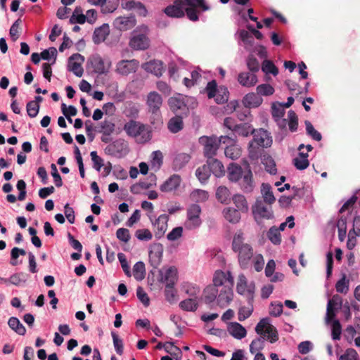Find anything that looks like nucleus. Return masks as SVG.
I'll list each match as a JSON object with an SVG mask.
<instances>
[{
    "mask_svg": "<svg viewBox=\"0 0 360 360\" xmlns=\"http://www.w3.org/2000/svg\"><path fill=\"white\" fill-rule=\"evenodd\" d=\"M213 284L204 289L205 303L211 305L215 301L221 308L227 307L233 300L234 279L230 271L217 270L212 279Z\"/></svg>",
    "mask_w": 360,
    "mask_h": 360,
    "instance_id": "obj_1",
    "label": "nucleus"
},
{
    "mask_svg": "<svg viewBox=\"0 0 360 360\" xmlns=\"http://www.w3.org/2000/svg\"><path fill=\"white\" fill-rule=\"evenodd\" d=\"M123 129L129 136L135 138L139 143H146L152 138L150 127L134 120L126 122Z\"/></svg>",
    "mask_w": 360,
    "mask_h": 360,
    "instance_id": "obj_2",
    "label": "nucleus"
},
{
    "mask_svg": "<svg viewBox=\"0 0 360 360\" xmlns=\"http://www.w3.org/2000/svg\"><path fill=\"white\" fill-rule=\"evenodd\" d=\"M205 91L207 97L214 98L218 104L226 103L229 100V91L228 88L224 85L218 86L214 79L207 82Z\"/></svg>",
    "mask_w": 360,
    "mask_h": 360,
    "instance_id": "obj_3",
    "label": "nucleus"
},
{
    "mask_svg": "<svg viewBox=\"0 0 360 360\" xmlns=\"http://www.w3.org/2000/svg\"><path fill=\"white\" fill-rule=\"evenodd\" d=\"M236 292L240 295L246 297L247 302H254L255 284V282H248L243 274H239L236 284Z\"/></svg>",
    "mask_w": 360,
    "mask_h": 360,
    "instance_id": "obj_4",
    "label": "nucleus"
},
{
    "mask_svg": "<svg viewBox=\"0 0 360 360\" xmlns=\"http://www.w3.org/2000/svg\"><path fill=\"white\" fill-rule=\"evenodd\" d=\"M253 217L257 224L262 223V219H271L274 212L271 207L268 208L261 200H257L252 207Z\"/></svg>",
    "mask_w": 360,
    "mask_h": 360,
    "instance_id": "obj_5",
    "label": "nucleus"
},
{
    "mask_svg": "<svg viewBox=\"0 0 360 360\" xmlns=\"http://www.w3.org/2000/svg\"><path fill=\"white\" fill-rule=\"evenodd\" d=\"M201 207L198 204H192L187 210V219L185 222V227L187 229H195L198 228L202 221L200 217Z\"/></svg>",
    "mask_w": 360,
    "mask_h": 360,
    "instance_id": "obj_6",
    "label": "nucleus"
},
{
    "mask_svg": "<svg viewBox=\"0 0 360 360\" xmlns=\"http://www.w3.org/2000/svg\"><path fill=\"white\" fill-rule=\"evenodd\" d=\"M199 142L203 146V153L207 159L214 158L219 149V141L216 136H201Z\"/></svg>",
    "mask_w": 360,
    "mask_h": 360,
    "instance_id": "obj_7",
    "label": "nucleus"
},
{
    "mask_svg": "<svg viewBox=\"0 0 360 360\" xmlns=\"http://www.w3.org/2000/svg\"><path fill=\"white\" fill-rule=\"evenodd\" d=\"M84 61V57L79 53H74L68 58V70L72 72L75 76L81 77L84 70L82 63Z\"/></svg>",
    "mask_w": 360,
    "mask_h": 360,
    "instance_id": "obj_8",
    "label": "nucleus"
},
{
    "mask_svg": "<svg viewBox=\"0 0 360 360\" xmlns=\"http://www.w3.org/2000/svg\"><path fill=\"white\" fill-rule=\"evenodd\" d=\"M88 63L92 68L94 72L98 75L107 73L110 66V63L109 62L106 65L104 60L98 54L92 55L89 58Z\"/></svg>",
    "mask_w": 360,
    "mask_h": 360,
    "instance_id": "obj_9",
    "label": "nucleus"
},
{
    "mask_svg": "<svg viewBox=\"0 0 360 360\" xmlns=\"http://www.w3.org/2000/svg\"><path fill=\"white\" fill-rule=\"evenodd\" d=\"M253 139L250 143V148H253L254 145L259 147H268L271 143V140L269 139L267 131L260 129L258 131H255L253 134Z\"/></svg>",
    "mask_w": 360,
    "mask_h": 360,
    "instance_id": "obj_10",
    "label": "nucleus"
},
{
    "mask_svg": "<svg viewBox=\"0 0 360 360\" xmlns=\"http://www.w3.org/2000/svg\"><path fill=\"white\" fill-rule=\"evenodd\" d=\"M238 184L243 193H250L254 191L255 184L253 180L252 172L250 168L245 171L243 177L239 180Z\"/></svg>",
    "mask_w": 360,
    "mask_h": 360,
    "instance_id": "obj_11",
    "label": "nucleus"
},
{
    "mask_svg": "<svg viewBox=\"0 0 360 360\" xmlns=\"http://www.w3.org/2000/svg\"><path fill=\"white\" fill-rule=\"evenodd\" d=\"M235 252L238 253V262L241 268L247 269L248 267L250 259L253 256V249L252 246L248 244L240 248Z\"/></svg>",
    "mask_w": 360,
    "mask_h": 360,
    "instance_id": "obj_12",
    "label": "nucleus"
},
{
    "mask_svg": "<svg viewBox=\"0 0 360 360\" xmlns=\"http://www.w3.org/2000/svg\"><path fill=\"white\" fill-rule=\"evenodd\" d=\"M139 67V62L135 60H122L117 64L116 71L122 75H128L135 72Z\"/></svg>",
    "mask_w": 360,
    "mask_h": 360,
    "instance_id": "obj_13",
    "label": "nucleus"
},
{
    "mask_svg": "<svg viewBox=\"0 0 360 360\" xmlns=\"http://www.w3.org/2000/svg\"><path fill=\"white\" fill-rule=\"evenodd\" d=\"M150 40L148 37L141 33L133 34L130 41L129 46L134 50H145L149 47Z\"/></svg>",
    "mask_w": 360,
    "mask_h": 360,
    "instance_id": "obj_14",
    "label": "nucleus"
},
{
    "mask_svg": "<svg viewBox=\"0 0 360 360\" xmlns=\"http://www.w3.org/2000/svg\"><path fill=\"white\" fill-rule=\"evenodd\" d=\"M160 282L166 286H175L178 281V271L176 267L170 266L165 272L160 271Z\"/></svg>",
    "mask_w": 360,
    "mask_h": 360,
    "instance_id": "obj_15",
    "label": "nucleus"
},
{
    "mask_svg": "<svg viewBox=\"0 0 360 360\" xmlns=\"http://www.w3.org/2000/svg\"><path fill=\"white\" fill-rule=\"evenodd\" d=\"M185 5L183 0H175L172 5L167 6L164 12L165 13L172 18H181L184 16Z\"/></svg>",
    "mask_w": 360,
    "mask_h": 360,
    "instance_id": "obj_16",
    "label": "nucleus"
},
{
    "mask_svg": "<svg viewBox=\"0 0 360 360\" xmlns=\"http://www.w3.org/2000/svg\"><path fill=\"white\" fill-rule=\"evenodd\" d=\"M136 24L134 16H120L115 19L113 26L120 31H127L131 29Z\"/></svg>",
    "mask_w": 360,
    "mask_h": 360,
    "instance_id": "obj_17",
    "label": "nucleus"
},
{
    "mask_svg": "<svg viewBox=\"0 0 360 360\" xmlns=\"http://www.w3.org/2000/svg\"><path fill=\"white\" fill-rule=\"evenodd\" d=\"M146 103L149 112L156 115L162 104V98L158 92L151 91L148 94Z\"/></svg>",
    "mask_w": 360,
    "mask_h": 360,
    "instance_id": "obj_18",
    "label": "nucleus"
},
{
    "mask_svg": "<svg viewBox=\"0 0 360 360\" xmlns=\"http://www.w3.org/2000/svg\"><path fill=\"white\" fill-rule=\"evenodd\" d=\"M181 182V179L180 176L173 174L160 186V190L164 193L174 191L179 187Z\"/></svg>",
    "mask_w": 360,
    "mask_h": 360,
    "instance_id": "obj_19",
    "label": "nucleus"
},
{
    "mask_svg": "<svg viewBox=\"0 0 360 360\" xmlns=\"http://www.w3.org/2000/svg\"><path fill=\"white\" fill-rule=\"evenodd\" d=\"M163 254V248L161 245H157L154 246L149 251V262L150 264L154 268L156 269L160 264L162 262Z\"/></svg>",
    "mask_w": 360,
    "mask_h": 360,
    "instance_id": "obj_20",
    "label": "nucleus"
},
{
    "mask_svg": "<svg viewBox=\"0 0 360 360\" xmlns=\"http://www.w3.org/2000/svg\"><path fill=\"white\" fill-rule=\"evenodd\" d=\"M238 82L245 87L254 86L258 82L257 75L251 72H242L238 74Z\"/></svg>",
    "mask_w": 360,
    "mask_h": 360,
    "instance_id": "obj_21",
    "label": "nucleus"
},
{
    "mask_svg": "<svg viewBox=\"0 0 360 360\" xmlns=\"http://www.w3.org/2000/svg\"><path fill=\"white\" fill-rule=\"evenodd\" d=\"M168 220L169 216L166 214H162L153 224L156 229L155 235L157 238H160L165 234L167 229Z\"/></svg>",
    "mask_w": 360,
    "mask_h": 360,
    "instance_id": "obj_22",
    "label": "nucleus"
},
{
    "mask_svg": "<svg viewBox=\"0 0 360 360\" xmlns=\"http://www.w3.org/2000/svg\"><path fill=\"white\" fill-rule=\"evenodd\" d=\"M186 96L178 94L176 96H173L169 98L168 104L170 109L176 112L178 110H185L188 109L186 103Z\"/></svg>",
    "mask_w": 360,
    "mask_h": 360,
    "instance_id": "obj_23",
    "label": "nucleus"
},
{
    "mask_svg": "<svg viewBox=\"0 0 360 360\" xmlns=\"http://www.w3.org/2000/svg\"><path fill=\"white\" fill-rule=\"evenodd\" d=\"M227 176L230 181L238 183L243 177L245 171L243 170L241 166L236 163H231L227 168Z\"/></svg>",
    "mask_w": 360,
    "mask_h": 360,
    "instance_id": "obj_24",
    "label": "nucleus"
},
{
    "mask_svg": "<svg viewBox=\"0 0 360 360\" xmlns=\"http://www.w3.org/2000/svg\"><path fill=\"white\" fill-rule=\"evenodd\" d=\"M227 330L234 338L241 340L247 335L246 329L238 322H231L228 324Z\"/></svg>",
    "mask_w": 360,
    "mask_h": 360,
    "instance_id": "obj_25",
    "label": "nucleus"
},
{
    "mask_svg": "<svg viewBox=\"0 0 360 360\" xmlns=\"http://www.w3.org/2000/svg\"><path fill=\"white\" fill-rule=\"evenodd\" d=\"M110 33L109 25L107 23L103 24L95 29L93 33L92 39L95 44H99L104 41Z\"/></svg>",
    "mask_w": 360,
    "mask_h": 360,
    "instance_id": "obj_26",
    "label": "nucleus"
},
{
    "mask_svg": "<svg viewBox=\"0 0 360 360\" xmlns=\"http://www.w3.org/2000/svg\"><path fill=\"white\" fill-rule=\"evenodd\" d=\"M143 68L148 72L160 77L163 72V63L161 60H150L143 65Z\"/></svg>",
    "mask_w": 360,
    "mask_h": 360,
    "instance_id": "obj_27",
    "label": "nucleus"
},
{
    "mask_svg": "<svg viewBox=\"0 0 360 360\" xmlns=\"http://www.w3.org/2000/svg\"><path fill=\"white\" fill-rule=\"evenodd\" d=\"M207 165L210 168V172L217 177H221L225 174L224 165L219 160L212 158L207 160Z\"/></svg>",
    "mask_w": 360,
    "mask_h": 360,
    "instance_id": "obj_28",
    "label": "nucleus"
},
{
    "mask_svg": "<svg viewBox=\"0 0 360 360\" xmlns=\"http://www.w3.org/2000/svg\"><path fill=\"white\" fill-rule=\"evenodd\" d=\"M222 214L224 219L231 224H236L241 219L240 212L232 207H227L224 208Z\"/></svg>",
    "mask_w": 360,
    "mask_h": 360,
    "instance_id": "obj_29",
    "label": "nucleus"
},
{
    "mask_svg": "<svg viewBox=\"0 0 360 360\" xmlns=\"http://www.w3.org/2000/svg\"><path fill=\"white\" fill-rule=\"evenodd\" d=\"M254 132L255 129L250 123L243 122L238 124V125L235 127L234 131L232 134L234 135L236 139H237L238 136L248 137Z\"/></svg>",
    "mask_w": 360,
    "mask_h": 360,
    "instance_id": "obj_30",
    "label": "nucleus"
},
{
    "mask_svg": "<svg viewBox=\"0 0 360 360\" xmlns=\"http://www.w3.org/2000/svg\"><path fill=\"white\" fill-rule=\"evenodd\" d=\"M243 102L247 108H257L262 103V98L255 93H248L244 97Z\"/></svg>",
    "mask_w": 360,
    "mask_h": 360,
    "instance_id": "obj_31",
    "label": "nucleus"
},
{
    "mask_svg": "<svg viewBox=\"0 0 360 360\" xmlns=\"http://www.w3.org/2000/svg\"><path fill=\"white\" fill-rule=\"evenodd\" d=\"M236 210L240 212L247 213L249 210L248 203L245 197L242 194H235L231 198Z\"/></svg>",
    "mask_w": 360,
    "mask_h": 360,
    "instance_id": "obj_32",
    "label": "nucleus"
},
{
    "mask_svg": "<svg viewBox=\"0 0 360 360\" xmlns=\"http://www.w3.org/2000/svg\"><path fill=\"white\" fill-rule=\"evenodd\" d=\"M184 127V122L181 116H175L172 117L168 123L167 128L169 131L173 134L180 131Z\"/></svg>",
    "mask_w": 360,
    "mask_h": 360,
    "instance_id": "obj_33",
    "label": "nucleus"
},
{
    "mask_svg": "<svg viewBox=\"0 0 360 360\" xmlns=\"http://www.w3.org/2000/svg\"><path fill=\"white\" fill-rule=\"evenodd\" d=\"M198 300L195 298H187L179 303V307L185 311H195L198 308Z\"/></svg>",
    "mask_w": 360,
    "mask_h": 360,
    "instance_id": "obj_34",
    "label": "nucleus"
},
{
    "mask_svg": "<svg viewBox=\"0 0 360 360\" xmlns=\"http://www.w3.org/2000/svg\"><path fill=\"white\" fill-rule=\"evenodd\" d=\"M8 326L20 335H25L26 333L25 327L21 323L17 317L12 316L8 321Z\"/></svg>",
    "mask_w": 360,
    "mask_h": 360,
    "instance_id": "obj_35",
    "label": "nucleus"
},
{
    "mask_svg": "<svg viewBox=\"0 0 360 360\" xmlns=\"http://www.w3.org/2000/svg\"><path fill=\"white\" fill-rule=\"evenodd\" d=\"M210 168L206 164L199 167L195 171V176L201 184H205L211 175Z\"/></svg>",
    "mask_w": 360,
    "mask_h": 360,
    "instance_id": "obj_36",
    "label": "nucleus"
},
{
    "mask_svg": "<svg viewBox=\"0 0 360 360\" xmlns=\"http://www.w3.org/2000/svg\"><path fill=\"white\" fill-rule=\"evenodd\" d=\"M182 290L191 298L198 299V296L200 292V288L191 283H184L182 285Z\"/></svg>",
    "mask_w": 360,
    "mask_h": 360,
    "instance_id": "obj_37",
    "label": "nucleus"
},
{
    "mask_svg": "<svg viewBox=\"0 0 360 360\" xmlns=\"http://www.w3.org/2000/svg\"><path fill=\"white\" fill-rule=\"evenodd\" d=\"M261 193L264 198V202L271 205L276 200L271 190V186L269 184L263 183L262 184Z\"/></svg>",
    "mask_w": 360,
    "mask_h": 360,
    "instance_id": "obj_38",
    "label": "nucleus"
},
{
    "mask_svg": "<svg viewBox=\"0 0 360 360\" xmlns=\"http://www.w3.org/2000/svg\"><path fill=\"white\" fill-rule=\"evenodd\" d=\"M217 200L223 204H228L231 198L230 191L225 186H219L216 191Z\"/></svg>",
    "mask_w": 360,
    "mask_h": 360,
    "instance_id": "obj_39",
    "label": "nucleus"
},
{
    "mask_svg": "<svg viewBox=\"0 0 360 360\" xmlns=\"http://www.w3.org/2000/svg\"><path fill=\"white\" fill-rule=\"evenodd\" d=\"M244 241V233L240 230L237 231L233 236L232 241V250L233 252L240 249V248H243L245 245H248V243H245Z\"/></svg>",
    "mask_w": 360,
    "mask_h": 360,
    "instance_id": "obj_40",
    "label": "nucleus"
},
{
    "mask_svg": "<svg viewBox=\"0 0 360 360\" xmlns=\"http://www.w3.org/2000/svg\"><path fill=\"white\" fill-rule=\"evenodd\" d=\"M115 124L111 120H104L100 123V130L98 132L103 135H112L115 131Z\"/></svg>",
    "mask_w": 360,
    "mask_h": 360,
    "instance_id": "obj_41",
    "label": "nucleus"
},
{
    "mask_svg": "<svg viewBox=\"0 0 360 360\" xmlns=\"http://www.w3.org/2000/svg\"><path fill=\"white\" fill-rule=\"evenodd\" d=\"M266 236L274 245H278L281 243V234L275 226L269 229Z\"/></svg>",
    "mask_w": 360,
    "mask_h": 360,
    "instance_id": "obj_42",
    "label": "nucleus"
},
{
    "mask_svg": "<svg viewBox=\"0 0 360 360\" xmlns=\"http://www.w3.org/2000/svg\"><path fill=\"white\" fill-rule=\"evenodd\" d=\"M253 303L254 302L248 303V307L243 306L239 308L238 312V319L240 321H245L252 315L254 310Z\"/></svg>",
    "mask_w": 360,
    "mask_h": 360,
    "instance_id": "obj_43",
    "label": "nucleus"
},
{
    "mask_svg": "<svg viewBox=\"0 0 360 360\" xmlns=\"http://www.w3.org/2000/svg\"><path fill=\"white\" fill-rule=\"evenodd\" d=\"M335 289L339 293L346 295L348 292L349 289V280L347 278L345 274H342V277L337 281Z\"/></svg>",
    "mask_w": 360,
    "mask_h": 360,
    "instance_id": "obj_44",
    "label": "nucleus"
},
{
    "mask_svg": "<svg viewBox=\"0 0 360 360\" xmlns=\"http://www.w3.org/2000/svg\"><path fill=\"white\" fill-rule=\"evenodd\" d=\"M146 274L145 264L143 262L139 261L133 268V275L136 281H141L144 278Z\"/></svg>",
    "mask_w": 360,
    "mask_h": 360,
    "instance_id": "obj_45",
    "label": "nucleus"
},
{
    "mask_svg": "<svg viewBox=\"0 0 360 360\" xmlns=\"http://www.w3.org/2000/svg\"><path fill=\"white\" fill-rule=\"evenodd\" d=\"M224 154L226 158L231 160H236L240 156V150L236 143H233L226 147Z\"/></svg>",
    "mask_w": 360,
    "mask_h": 360,
    "instance_id": "obj_46",
    "label": "nucleus"
},
{
    "mask_svg": "<svg viewBox=\"0 0 360 360\" xmlns=\"http://www.w3.org/2000/svg\"><path fill=\"white\" fill-rule=\"evenodd\" d=\"M86 22V15L82 13V9L80 6H77L74 12L72 13V15L71 16L70 19V22L71 24H84Z\"/></svg>",
    "mask_w": 360,
    "mask_h": 360,
    "instance_id": "obj_47",
    "label": "nucleus"
},
{
    "mask_svg": "<svg viewBox=\"0 0 360 360\" xmlns=\"http://www.w3.org/2000/svg\"><path fill=\"white\" fill-rule=\"evenodd\" d=\"M185 6H188L190 8H200L202 11H207L210 9V6L207 5L205 0H183Z\"/></svg>",
    "mask_w": 360,
    "mask_h": 360,
    "instance_id": "obj_48",
    "label": "nucleus"
},
{
    "mask_svg": "<svg viewBox=\"0 0 360 360\" xmlns=\"http://www.w3.org/2000/svg\"><path fill=\"white\" fill-rule=\"evenodd\" d=\"M262 163L264 165L265 169L271 174H276L277 169L274 160L270 155H264L262 159Z\"/></svg>",
    "mask_w": 360,
    "mask_h": 360,
    "instance_id": "obj_49",
    "label": "nucleus"
},
{
    "mask_svg": "<svg viewBox=\"0 0 360 360\" xmlns=\"http://www.w3.org/2000/svg\"><path fill=\"white\" fill-rule=\"evenodd\" d=\"M262 70L265 74H271L274 76H276L278 74V69L274 65V63L269 60H265L263 61L262 65Z\"/></svg>",
    "mask_w": 360,
    "mask_h": 360,
    "instance_id": "obj_50",
    "label": "nucleus"
},
{
    "mask_svg": "<svg viewBox=\"0 0 360 360\" xmlns=\"http://www.w3.org/2000/svg\"><path fill=\"white\" fill-rule=\"evenodd\" d=\"M265 341V336H259L254 339L250 345V352L255 354L256 352L263 349Z\"/></svg>",
    "mask_w": 360,
    "mask_h": 360,
    "instance_id": "obj_51",
    "label": "nucleus"
},
{
    "mask_svg": "<svg viewBox=\"0 0 360 360\" xmlns=\"http://www.w3.org/2000/svg\"><path fill=\"white\" fill-rule=\"evenodd\" d=\"M191 158V157L189 154L185 153H181L176 155L174 160L175 167H178L179 169L182 168L190 161Z\"/></svg>",
    "mask_w": 360,
    "mask_h": 360,
    "instance_id": "obj_52",
    "label": "nucleus"
},
{
    "mask_svg": "<svg viewBox=\"0 0 360 360\" xmlns=\"http://www.w3.org/2000/svg\"><path fill=\"white\" fill-rule=\"evenodd\" d=\"M304 124L306 126V131L307 135L311 136L314 140L316 141H321L322 136L318 131L314 129L313 124L309 120H306Z\"/></svg>",
    "mask_w": 360,
    "mask_h": 360,
    "instance_id": "obj_53",
    "label": "nucleus"
},
{
    "mask_svg": "<svg viewBox=\"0 0 360 360\" xmlns=\"http://www.w3.org/2000/svg\"><path fill=\"white\" fill-rule=\"evenodd\" d=\"M265 333L263 336H265V340H269L271 343H274L278 340V334L276 328L272 325L269 326L265 329Z\"/></svg>",
    "mask_w": 360,
    "mask_h": 360,
    "instance_id": "obj_54",
    "label": "nucleus"
},
{
    "mask_svg": "<svg viewBox=\"0 0 360 360\" xmlns=\"http://www.w3.org/2000/svg\"><path fill=\"white\" fill-rule=\"evenodd\" d=\"M342 326L338 319H334L331 325V336L333 340H339L341 338Z\"/></svg>",
    "mask_w": 360,
    "mask_h": 360,
    "instance_id": "obj_55",
    "label": "nucleus"
},
{
    "mask_svg": "<svg viewBox=\"0 0 360 360\" xmlns=\"http://www.w3.org/2000/svg\"><path fill=\"white\" fill-rule=\"evenodd\" d=\"M118 0H106L105 4L101 6V12L103 14L113 13L118 7Z\"/></svg>",
    "mask_w": 360,
    "mask_h": 360,
    "instance_id": "obj_56",
    "label": "nucleus"
},
{
    "mask_svg": "<svg viewBox=\"0 0 360 360\" xmlns=\"http://www.w3.org/2000/svg\"><path fill=\"white\" fill-rule=\"evenodd\" d=\"M356 236H360V216L356 215L353 219V229L349 231L348 237L355 238Z\"/></svg>",
    "mask_w": 360,
    "mask_h": 360,
    "instance_id": "obj_57",
    "label": "nucleus"
},
{
    "mask_svg": "<svg viewBox=\"0 0 360 360\" xmlns=\"http://www.w3.org/2000/svg\"><path fill=\"white\" fill-rule=\"evenodd\" d=\"M246 65L251 72L255 73L259 70V63L253 55L248 56L246 60Z\"/></svg>",
    "mask_w": 360,
    "mask_h": 360,
    "instance_id": "obj_58",
    "label": "nucleus"
},
{
    "mask_svg": "<svg viewBox=\"0 0 360 360\" xmlns=\"http://www.w3.org/2000/svg\"><path fill=\"white\" fill-rule=\"evenodd\" d=\"M274 91V88L269 84H262L257 86V93L259 96H271Z\"/></svg>",
    "mask_w": 360,
    "mask_h": 360,
    "instance_id": "obj_59",
    "label": "nucleus"
},
{
    "mask_svg": "<svg viewBox=\"0 0 360 360\" xmlns=\"http://www.w3.org/2000/svg\"><path fill=\"white\" fill-rule=\"evenodd\" d=\"M271 114L274 120L283 117L285 114L283 104L281 103H273L271 106Z\"/></svg>",
    "mask_w": 360,
    "mask_h": 360,
    "instance_id": "obj_60",
    "label": "nucleus"
},
{
    "mask_svg": "<svg viewBox=\"0 0 360 360\" xmlns=\"http://www.w3.org/2000/svg\"><path fill=\"white\" fill-rule=\"evenodd\" d=\"M270 324V319L268 317L262 319L255 327V332L260 336H263L265 333L264 328H267Z\"/></svg>",
    "mask_w": 360,
    "mask_h": 360,
    "instance_id": "obj_61",
    "label": "nucleus"
},
{
    "mask_svg": "<svg viewBox=\"0 0 360 360\" xmlns=\"http://www.w3.org/2000/svg\"><path fill=\"white\" fill-rule=\"evenodd\" d=\"M111 335H112V340H113L114 347H115V349L117 354H118L119 355H122L124 352V346H123L122 340L119 338L117 334L114 331L111 332Z\"/></svg>",
    "mask_w": 360,
    "mask_h": 360,
    "instance_id": "obj_62",
    "label": "nucleus"
},
{
    "mask_svg": "<svg viewBox=\"0 0 360 360\" xmlns=\"http://www.w3.org/2000/svg\"><path fill=\"white\" fill-rule=\"evenodd\" d=\"M157 177L156 175L151 173L148 176L147 180L141 181L140 180L139 181V186L142 189H148L153 186H155L156 184Z\"/></svg>",
    "mask_w": 360,
    "mask_h": 360,
    "instance_id": "obj_63",
    "label": "nucleus"
},
{
    "mask_svg": "<svg viewBox=\"0 0 360 360\" xmlns=\"http://www.w3.org/2000/svg\"><path fill=\"white\" fill-rule=\"evenodd\" d=\"M338 360H359V356L356 351L353 348H348L345 353L342 354Z\"/></svg>",
    "mask_w": 360,
    "mask_h": 360,
    "instance_id": "obj_64",
    "label": "nucleus"
}]
</instances>
